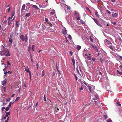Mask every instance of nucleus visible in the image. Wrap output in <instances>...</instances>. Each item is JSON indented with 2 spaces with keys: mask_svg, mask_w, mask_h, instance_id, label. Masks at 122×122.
<instances>
[{
  "mask_svg": "<svg viewBox=\"0 0 122 122\" xmlns=\"http://www.w3.org/2000/svg\"><path fill=\"white\" fill-rule=\"evenodd\" d=\"M49 16H50V20L51 21L55 20L56 16L55 12L54 11L51 12L49 13Z\"/></svg>",
  "mask_w": 122,
  "mask_h": 122,
  "instance_id": "1",
  "label": "nucleus"
},
{
  "mask_svg": "<svg viewBox=\"0 0 122 122\" xmlns=\"http://www.w3.org/2000/svg\"><path fill=\"white\" fill-rule=\"evenodd\" d=\"M88 89L90 92L92 94H94V90L95 89V86L93 85H89L88 86Z\"/></svg>",
  "mask_w": 122,
  "mask_h": 122,
  "instance_id": "2",
  "label": "nucleus"
},
{
  "mask_svg": "<svg viewBox=\"0 0 122 122\" xmlns=\"http://www.w3.org/2000/svg\"><path fill=\"white\" fill-rule=\"evenodd\" d=\"M2 54L4 56H8L10 55L8 50L7 48L5 49V51H3V53Z\"/></svg>",
  "mask_w": 122,
  "mask_h": 122,
  "instance_id": "3",
  "label": "nucleus"
},
{
  "mask_svg": "<svg viewBox=\"0 0 122 122\" xmlns=\"http://www.w3.org/2000/svg\"><path fill=\"white\" fill-rule=\"evenodd\" d=\"M5 49H6V48L3 45L1 46L0 47V55L1 56L3 55V51H5Z\"/></svg>",
  "mask_w": 122,
  "mask_h": 122,
  "instance_id": "4",
  "label": "nucleus"
},
{
  "mask_svg": "<svg viewBox=\"0 0 122 122\" xmlns=\"http://www.w3.org/2000/svg\"><path fill=\"white\" fill-rule=\"evenodd\" d=\"M92 19L94 20L98 26H100L101 27H102V25L99 23V21L98 20L94 18H93Z\"/></svg>",
  "mask_w": 122,
  "mask_h": 122,
  "instance_id": "5",
  "label": "nucleus"
},
{
  "mask_svg": "<svg viewBox=\"0 0 122 122\" xmlns=\"http://www.w3.org/2000/svg\"><path fill=\"white\" fill-rule=\"evenodd\" d=\"M104 42L105 44L107 46H108V45L111 43L110 41L107 39L105 40Z\"/></svg>",
  "mask_w": 122,
  "mask_h": 122,
  "instance_id": "6",
  "label": "nucleus"
},
{
  "mask_svg": "<svg viewBox=\"0 0 122 122\" xmlns=\"http://www.w3.org/2000/svg\"><path fill=\"white\" fill-rule=\"evenodd\" d=\"M20 39L23 41H24L25 40V38L24 36L23 35H21L20 36Z\"/></svg>",
  "mask_w": 122,
  "mask_h": 122,
  "instance_id": "7",
  "label": "nucleus"
},
{
  "mask_svg": "<svg viewBox=\"0 0 122 122\" xmlns=\"http://www.w3.org/2000/svg\"><path fill=\"white\" fill-rule=\"evenodd\" d=\"M30 5V6H32L33 8L37 10H39V8L36 5H32V4H31V5Z\"/></svg>",
  "mask_w": 122,
  "mask_h": 122,
  "instance_id": "8",
  "label": "nucleus"
},
{
  "mask_svg": "<svg viewBox=\"0 0 122 122\" xmlns=\"http://www.w3.org/2000/svg\"><path fill=\"white\" fill-rule=\"evenodd\" d=\"M67 31L65 28H64L62 29V32L64 34H66L67 33Z\"/></svg>",
  "mask_w": 122,
  "mask_h": 122,
  "instance_id": "9",
  "label": "nucleus"
},
{
  "mask_svg": "<svg viewBox=\"0 0 122 122\" xmlns=\"http://www.w3.org/2000/svg\"><path fill=\"white\" fill-rule=\"evenodd\" d=\"M88 55L87 57H86L85 58L86 59L88 60H91V56H90V54H88Z\"/></svg>",
  "mask_w": 122,
  "mask_h": 122,
  "instance_id": "10",
  "label": "nucleus"
},
{
  "mask_svg": "<svg viewBox=\"0 0 122 122\" xmlns=\"http://www.w3.org/2000/svg\"><path fill=\"white\" fill-rule=\"evenodd\" d=\"M26 6V5L25 4H24L22 6V7L21 10V11H23L25 9V7Z\"/></svg>",
  "mask_w": 122,
  "mask_h": 122,
  "instance_id": "11",
  "label": "nucleus"
},
{
  "mask_svg": "<svg viewBox=\"0 0 122 122\" xmlns=\"http://www.w3.org/2000/svg\"><path fill=\"white\" fill-rule=\"evenodd\" d=\"M117 15V14L115 13L112 12V15L114 17H116Z\"/></svg>",
  "mask_w": 122,
  "mask_h": 122,
  "instance_id": "12",
  "label": "nucleus"
},
{
  "mask_svg": "<svg viewBox=\"0 0 122 122\" xmlns=\"http://www.w3.org/2000/svg\"><path fill=\"white\" fill-rule=\"evenodd\" d=\"M92 47L95 50H97V46L95 45H93L92 44L91 45Z\"/></svg>",
  "mask_w": 122,
  "mask_h": 122,
  "instance_id": "13",
  "label": "nucleus"
},
{
  "mask_svg": "<svg viewBox=\"0 0 122 122\" xmlns=\"http://www.w3.org/2000/svg\"><path fill=\"white\" fill-rule=\"evenodd\" d=\"M98 74H99L98 75V76L100 78H101V77H102V73L100 72L99 71L98 72Z\"/></svg>",
  "mask_w": 122,
  "mask_h": 122,
  "instance_id": "14",
  "label": "nucleus"
},
{
  "mask_svg": "<svg viewBox=\"0 0 122 122\" xmlns=\"http://www.w3.org/2000/svg\"><path fill=\"white\" fill-rule=\"evenodd\" d=\"M118 39L119 42L120 43H122V40L119 36L118 37Z\"/></svg>",
  "mask_w": 122,
  "mask_h": 122,
  "instance_id": "15",
  "label": "nucleus"
},
{
  "mask_svg": "<svg viewBox=\"0 0 122 122\" xmlns=\"http://www.w3.org/2000/svg\"><path fill=\"white\" fill-rule=\"evenodd\" d=\"M6 79H5L2 83V84L3 86H5V85L6 82Z\"/></svg>",
  "mask_w": 122,
  "mask_h": 122,
  "instance_id": "16",
  "label": "nucleus"
},
{
  "mask_svg": "<svg viewBox=\"0 0 122 122\" xmlns=\"http://www.w3.org/2000/svg\"><path fill=\"white\" fill-rule=\"evenodd\" d=\"M28 40V36L27 35H25V43L27 42Z\"/></svg>",
  "mask_w": 122,
  "mask_h": 122,
  "instance_id": "17",
  "label": "nucleus"
},
{
  "mask_svg": "<svg viewBox=\"0 0 122 122\" xmlns=\"http://www.w3.org/2000/svg\"><path fill=\"white\" fill-rule=\"evenodd\" d=\"M47 25L48 26H49L50 27H51L52 26V24L49 22L47 23Z\"/></svg>",
  "mask_w": 122,
  "mask_h": 122,
  "instance_id": "18",
  "label": "nucleus"
},
{
  "mask_svg": "<svg viewBox=\"0 0 122 122\" xmlns=\"http://www.w3.org/2000/svg\"><path fill=\"white\" fill-rule=\"evenodd\" d=\"M31 13H30L29 12L28 13L26 14L25 15V17L27 18V17H29Z\"/></svg>",
  "mask_w": 122,
  "mask_h": 122,
  "instance_id": "19",
  "label": "nucleus"
},
{
  "mask_svg": "<svg viewBox=\"0 0 122 122\" xmlns=\"http://www.w3.org/2000/svg\"><path fill=\"white\" fill-rule=\"evenodd\" d=\"M95 97L96 98V99H95V98H93V99L94 100H96L97 99H99V97H98V95L97 94H96L95 95Z\"/></svg>",
  "mask_w": 122,
  "mask_h": 122,
  "instance_id": "20",
  "label": "nucleus"
},
{
  "mask_svg": "<svg viewBox=\"0 0 122 122\" xmlns=\"http://www.w3.org/2000/svg\"><path fill=\"white\" fill-rule=\"evenodd\" d=\"M15 14V11L14 10H13L11 12V15L12 17H11V18H12L14 16V15Z\"/></svg>",
  "mask_w": 122,
  "mask_h": 122,
  "instance_id": "21",
  "label": "nucleus"
},
{
  "mask_svg": "<svg viewBox=\"0 0 122 122\" xmlns=\"http://www.w3.org/2000/svg\"><path fill=\"white\" fill-rule=\"evenodd\" d=\"M74 14L76 15L77 16H79V13L76 11H74Z\"/></svg>",
  "mask_w": 122,
  "mask_h": 122,
  "instance_id": "22",
  "label": "nucleus"
},
{
  "mask_svg": "<svg viewBox=\"0 0 122 122\" xmlns=\"http://www.w3.org/2000/svg\"><path fill=\"white\" fill-rule=\"evenodd\" d=\"M95 14L96 16L97 17H99V15L98 14V12L97 11H96Z\"/></svg>",
  "mask_w": 122,
  "mask_h": 122,
  "instance_id": "23",
  "label": "nucleus"
},
{
  "mask_svg": "<svg viewBox=\"0 0 122 122\" xmlns=\"http://www.w3.org/2000/svg\"><path fill=\"white\" fill-rule=\"evenodd\" d=\"M15 26L17 28H18L19 26V24L18 23V22L17 21H16Z\"/></svg>",
  "mask_w": 122,
  "mask_h": 122,
  "instance_id": "24",
  "label": "nucleus"
},
{
  "mask_svg": "<svg viewBox=\"0 0 122 122\" xmlns=\"http://www.w3.org/2000/svg\"><path fill=\"white\" fill-rule=\"evenodd\" d=\"M79 90H80V92H81V91L83 90V88L81 86H79Z\"/></svg>",
  "mask_w": 122,
  "mask_h": 122,
  "instance_id": "25",
  "label": "nucleus"
},
{
  "mask_svg": "<svg viewBox=\"0 0 122 122\" xmlns=\"http://www.w3.org/2000/svg\"><path fill=\"white\" fill-rule=\"evenodd\" d=\"M25 70L27 72H28L30 71L29 70V69L28 67L27 68H25Z\"/></svg>",
  "mask_w": 122,
  "mask_h": 122,
  "instance_id": "26",
  "label": "nucleus"
},
{
  "mask_svg": "<svg viewBox=\"0 0 122 122\" xmlns=\"http://www.w3.org/2000/svg\"><path fill=\"white\" fill-rule=\"evenodd\" d=\"M55 111L56 112H58L59 111V109L58 108H55Z\"/></svg>",
  "mask_w": 122,
  "mask_h": 122,
  "instance_id": "27",
  "label": "nucleus"
},
{
  "mask_svg": "<svg viewBox=\"0 0 122 122\" xmlns=\"http://www.w3.org/2000/svg\"><path fill=\"white\" fill-rule=\"evenodd\" d=\"M20 98V97H17L16 98V100H15V102H13V103H12V104H13L15 102V101H17Z\"/></svg>",
  "mask_w": 122,
  "mask_h": 122,
  "instance_id": "28",
  "label": "nucleus"
},
{
  "mask_svg": "<svg viewBox=\"0 0 122 122\" xmlns=\"http://www.w3.org/2000/svg\"><path fill=\"white\" fill-rule=\"evenodd\" d=\"M89 40L91 42H93V40L92 39L91 37V36H90L89 37Z\"/></svg>",
  "mask_w": 122,
  "mask_h": 122,
  "instance_id": "29",
  "label": "nucleus"
},
{
  "mask_svg": "<svg viewBox=\"0 0 122 122\" xmlns=\"http://www.w3.org/2000/svg\"><path fill=\"white\" fill-rule=\"evenodd\" d=\"M45 75V71L44 70H43L42 71V76H44Z\"/></svg>",
  "mask_w": 122,
  "mask_h": 122,
  "instance_id": "30",
  "label": "nucleus"
},
{
  "mask_svg": "<svg viewBox=\"0 0 122 122\" xmlns=\"http://www.w3.org/2000/svg\"><path fill=\"white\" fill-rule=\"evenodd\" d=\"M99 60H100V62L102 63H103V61L102 58H100Z\"/></svg>",
  "mask_w": 122,
  "mask_h": 122,
  "instance_id": "31",
  "label": "nucleus"
},
{
  "mask_svg": "<svg viewBox=\"0 0 122 122\" xmlns=\"http://www.w3.org/2000/svg\"><path fill=\"white\" fill-rule=\"evenodd\" d=\"M88 55V54L87 53H85L84 55H83V56L85 58L86 57H87Z\"/></svg>",
  "mask_w": 122,
  "mask_h": 122,
  "instance_id": "32",
  "label": "nucleus"
},
{
  "mask_svg": "<svg viewBox=\"0 0 122 122\" xmlns=\"http://www.w3.org/2000/svg\"><path fill=\"white\" fill-rule=\"evenodd\" d=\"M9 42L11 43H12L13 42L12 39L11 38H9Z\"/></svg>",
  "mask_w": 122,
  "mask_h": 122,
  "instance_id": "33",
  "label": "nucleus"
},
{
  "mask_svg": "<svg viewBox=\"0 0 122 122\" xmlns=\"http://www.w3.org/2000/svg\"><path fill=\"white\" fill-rule=\"evenodd\" d=\"M28 73H29V76H30V80L31 79V72L30 71H29L28 72Z\"/></svg>",
  "mask_w": 122,
  "mask_h": 122,
  "instance_id": "34",
  "label": "nucleus"
},
{
  "mask_svg": "<svg viewBox=\"0 0 122 122\" xmlns=\"http://www.w3.org/2000/svg\"><path fill=\"white\" fill-rule=\"evenodd\" d=\"M72 62L73 64L74 65H75V60L74 58L72 59Z\"/></svg>",
  "mask_w": 122,
  "mask_h": 122,
  "instance_id": "35",
  "label": "nucleus"
},
{
  "mask_svg": "<svg viewBox=\"0 0 122 122\" xmlns=\"http://www.w3.org/2000/svg\"><path fill=\"white\" fill-rule=\"evenodd\" d=\"M109 48L112 50H113V46H109Z\"/></svg>",
  "mask_w": 122,
  "mask_h": 122,
  "instance_id": "36",
  "label": "nucleus"
},
{
  "mask_svg": "<svg viewBox=\"0 0 122 122\" xmlns=\"http://www.w3.org/2000/svg\"><path fill=\"white\" fill-rule=\"evenodd\" d=\"M45 21H46V22L47 23L50 21H49L48 19L47 18H45Z\"/></svg>",
  "mask_w": 122,
  "mask_h": 122,
  "instance_id": "37",
  "label": "nucleus"
},
{
  "mask_svg": "<svg viewBox=\"0 0 122 122\" xmlns=\"http://www.w3.org/2000/svg\"><path fill=\"white\" fill-rule=\"evenodd\" d=\"M117 72L119 74H120L122 75V72L119 71L118 70H117Z\"/></svg>",
  "mask_w": 122,
  "mask_h": 122,
  "instance_id": "38",
  "label": "nucleus"
},
{
  "mask_svg": "<svg viewBox=\"0 0 122 122\" xmlns=\"http://www.w3.org/2000/svg\"><path fill=\"white\" fill-rule=\"evenodd\" d=\"M35 46L34 45H33L32 47V49L33 51H34Z\"/></svg>",
  "mask_w": 122,
  "mask_h": 122,
  "instance_id": "39",
  "label": "nucleus"
},
{
  "mask_svg": "<svg viewBox=\"0 0 122 122\" xmlns=\"http://www.w3.org/2000/svg\"><path fill=\"white\" fill-rule=\"evenodd\" d=\"M12 102H11L9 103V105H8V106H9V107H10L11 106V104H12Z\"/></svg>",
  "mask_w": 122,
  "mask_h": 122,
  "instance_id": "40",
  "label": "nucleus"
},
{
  "mask_svg": "<svg viewBox=\"0 0 122 122\" xmlns=\"http://www.w3.org/2000/svg\"><path fill=\"white\" fill-rule=\"evenodd\" d=\"M81 48V47L80 46H78L77 47V49L78 50H80Z\"/></svg>",
  "mask_w": 122,
  "mask_h": 122,
  "instance_id": "41",
  "label": "nucleus"
},
{
  "mask_svg": "<svg viewBox=\"0 0 122 122\" xmlns=\"http://www.w3.org/2000/svg\"><path fill=\"white\" fill-rule=\"evenodd\" d=\"M119 58L120 61H122V57L121 56H119Z\"/></svg>",
  "mask_w": 122,
  "mask_h": 122,
  "instance_id": "42",
  "label": "nucleus"
},
{
  "mask_svg": "<svg viewBox=\"0 0 122 122\" xmlns=\"http://www.w3.org/2000/svg\"><path fill=\"white\" fill-rule=\"evenodd\" d=\"M7 65L9 67L10 66V64L9 62L8 61L7 62Z\"/></svg>",
  "mask_w": 122,
  "mask_h": 122,
  "instance_id": "43",
  "label": "nucleus"
},
{
  "mask_svg": "<svg viewBox=\"0 0 122 122\" xmlns=\"http://www.w3.org/2000/svg\"><path fill=\"white\" fill-rule=\"evenodd\" d=\"M117 103L118 106H120L121 105V104L120 103L118 102H117Z\"/></svg>",
  "mask_w": 122,
  "mask_h": 122,
  "instance_id": "44",
  "label": "nucleus"
},
{
  "mask_svg": "<svg viewBox=\"0 0 122 122\" xmlns=\"http://www.w3.org/2000/svg\"><path fill=\"white\" fill-rule=\"evenodd\" d=\"M11 23V20H9L8 21V24L9 25Z\"/></svg>",
  "mask_w": 122,
  "mask_h": 122,
  "instance_id": "45",
  "label": "nucleus"
},
{
  "mask_svg": "<svg viewBox=\"0 0 122 122\" xmlns=\"http://www.w3.org/2000/svg\"><path fill=\"white\" fill-rule=\"evenodd\" d=\"M56 69H57V70L58 71L59 73H60L59 71V70L58 69V67H57V63H56Z\"/></svg>",
  "mask_w": 122,
  "mask_h": 122,
  "instance_id": "46",
  "label": "nucleus"
},
{
  "mask_svg": "<svg viewBox=\"0 0 122 122\" xmlns=\"http://www.w3.org/2000/svg\"><path fill=\"white\" fill-rule=\"evenodd\" d=\"M7 23V20L5 19V21L3 22V23L4 24L6 23Z\"/></svg>",
  "mask_w": 122,
  "mask_h": 122,
  "instance_id": "47",
  "label": "nucleus"
},
{
  "mask_svg": "<svg viewBox=\"0 0 122 122\" xmlns=\"http://www.w3.org/2000/svg\"><path fill=\"white\" fill-rule=\"evenodd\" d=\"M50 50L51 49L52 50H53V51H54V49H55V48L53 47H51L50 48Z\"/></svg>",
  "mask_w": 122,
  "mask_h": 122,
  "instance_id": "48",
  "label": "nucleus"
},
{
  "mask_svg": "<svg viewBox=\"0 0 122 122\" xmlns=\"http://www.w3.org/2000/svg\"><path fill=\"white\" fill-rule=\"evenodd\" d=\"M104 24L105 25H106L107 26H109V24L108 23H105V24Z\"/></svg>",
  "mask_w": 122,
  "mask_h": 122,
  "instance_id": "49",
  "label": "nucleus"
},
{
  "mask_svg": "<svg viewBox=\"0 0 122 122\" xmlns=\"http://www.w3.org/2000/svg\"><path fill=\"white\" fill-rule=\"evenodd\" d=\"M106 12L108 13H109V14H111V13L110 12L107 10H106Z\"/></svg>",
  "mask_w": 122,
  "mask_h": 122,
  "instance_id": "50",
  "label": "nucleus"
},
{
  "mask_svg": "<svg viewBox=\"0 0 122 122\" xmlns=\"http://www.w3.org/2000/svg\"><path fill=\"white\" fill-rule=\"evenodd\" d=\"M10 7H9L8 9H7V12L8 13H9L10 11Z\"/></svg>",
  "mask_w": 122,
  "mask_h": 122,
  "instance_id": "51",
  "label": "nucleus"
},
{
  "mask_svg": "<svg viewBox=\"0 0 122 122\" xmlns=\"http://www.w3.org/2000/svg\"><path fill=\"white\" fill-rule=\"evenodd\" d=\"M74 76L75 77L76 79V80H77L78 79V78L77 77V76L75 74H74Z\"/></svg>",
  "mask_w": 122,
  "mask_h": 122,
  "instance_id": "52",
  "label": "nucleus"
},
{
  "mask_svg": "<svg viewBox=\"0 0 122 122\" xmlns=\"http://www.w3.org/2000/svg\"><path fill=\"white\" fill-rule=\"evenodd\" d=\"M9 119V117H8L7 120L5 121V122H8V121Z\"/></svg>",
  "mask_w": 122,
  "mask_h": 122,
  "instance_id": "53",
  "label": "nucleus"
},
{
  "mask_svg": "<svg viewBox=\"0 0 122 122\" xmlns=\"http://www.w3.org/2000/svg\"><path fill=\"white\" fill-rule=\"evenodd\" d=\"M107 122H112V120L111 119H109L107 120Z\"/></svg>",
  "mask_w": 122,
  "mask_h": 122,
  "instance_id": "54",
  "label": "nucleus"
},
{
  "mask_svg": "<svg viewBox=\"0 0 122 122\" xmlns=\"http://www.w3.org/2000/svg\"><path fill=\"white\" fill-rule=\"evenodd\" d=\"M77 20H80V18L79 17V16H77Z\"/></svg>",
  "mask_w": 122,
  "mask_h": 122,
  "instance_id": "55",
  "label": "nucleus"
},
{
  "mask_svg": "<svg viewBox=\"0 0 122 122\" xmlns=\"http://www.w3.org/2000/svg\"><path fill=\"white\" fill-rule=\"evenodd\" d=\"M5 107H3L2 108V111L3 112V110L5 109Z\"/></svg>",
  "mask_w": 122,
  "mask_h": 122,
  "instance_id": "56",
  "label": "nucleus"
},
{
  "mask_svg": "<svg viewBox=\"0 0 122 122\" xmlns=\"http://www.w3.org/2000/svg\"><path fill=\"white\" fill-rule=\"evenodd\" d=\"M100 20L101 21V22H102L103 23H104V21L101 18H100Z\"/></svg>",
  "mask_w": 122,
  "mask_h": 122,
  "instance_id": "57",
  "label": "nucleus"
},
{
  "mask_svg": "<svg viewBox=\"0 0 122 122\" xmlns=\"http://www.w3.org/2000/svg\"><path fill=\"white\" fill-rule=\"evenodd\" d=\"M9 110V108L8 107H7L5 108V110L8 111Z\"/></svg>",
  "mask_w": 122,
  "mask_h": 122,
  "instance_id": "58",
  "label": "nucleus"
},
{
  "mask_svg": "<svg viewBox=\"0 0 122 122\" xmlns=\"http://www.w3.org/2000/svg\"><path fill=\"white\" fill-rule=\"evenodd\" d=\"M44 101H46V97H45V94L44 95Z\"/></svg>",
  "mask_w": 122,
  "mask_h": 122,
  "instance_id": "59",
  "label": "nucleus"
},
{
  "mask_svg": "<svg viewBox=\"0 0 122 122\" xmlns=\"http://www.w3.org/2000/svg\"><path fill=\"white\" fill-rule=\"evenodd\" d=\"M83 82L84 83V84L86 86L87 85V83L85 82Z\"/></svg>",
  "mask_w": 122,
  "mask_h": 122,
  "instance_id": "60",
  "label": "nucleus"
},
{
  "mask_svg": "<svg viewBox=\"0 0 122 122\" xmlns=\"http://www.w3.org/2000/svg\"><path fill=\"white\" fill-rule=\"evenodd\" d=\"M20 87L18 90L17 92L18 93H19L20 92Z\"/></svg>",
  "mask_w": 122,
  "mask_h": 122,
  "instance_id": "61",
  "label": "nucleus"
},
{
  "mask_svg": "<svg viewBox=\"0 0 122 122\" xmlns=\"http://www.w3.org/2000/svg\"><path fill=\"white\" fill-rule=\"evenodd\" d=\"M90 104L89 103L86 104L85 105V107H86L89 106L90 105Z\"/></svg>",
  "mask_w": 122,
  "mask_h": 122,
  "instance_id": "62",
  "label": "nucleus"
},
{
  "mask_svg": "<svg viewBox=\"0 0 122 122\" xmlns=\"http://www.w3.org/2000/svg\"><path fill=\"white\" fill-rule=\"evenodd\" d=\"M13 34H11L10 35V38H11L13 36Z\"/></svg>",
  "mask_w": 122,
  "mask_h": 122,
  "instance_id": "63",
  "label": "nucleus"
},
{
  "mask_svg": "<svg viewBox=\"0 0 122 122\" xmlns=\"http://www.w3.org/2000/svg\"><path fill=\"white\" fill-rule=\"evenodd\" d=\"M11 99V98L10 97L8 98V99H6V101H10Z\"/></svg>",
  "mask_w": 122,
  "mask_h": 122,
  "instance_id": "64",
  "label": "nucleus"
}]
</instances>
